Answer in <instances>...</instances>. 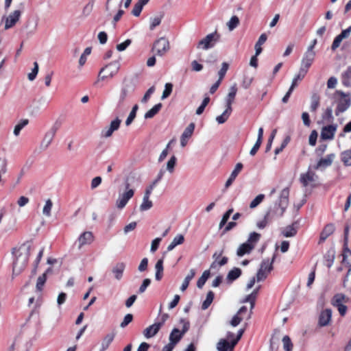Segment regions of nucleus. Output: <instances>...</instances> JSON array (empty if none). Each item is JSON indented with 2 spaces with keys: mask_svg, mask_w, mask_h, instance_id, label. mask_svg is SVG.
<instances>
[{
  "mask_svg": "<svg viewBox=\"0 0 351 351\" xmlns=\"http://www.w3.org/2000/svg\"><path fill=\"white\" fill-rule=\"evenodd\" d=\"M169 315L168 313H162L157 318V322L154 324L146 328L143 330V335L147 338H151L154 337L160 330V329L164 326L165 323L169 319Z\"/></svg>",
  "mask_w": 351,
  "mask_h": 351,
  "instance_id": "f257e3e1",
  "label": "nucleus"
},
{
  "mask_svg": "<svg viewBox=\"0 0 351 351\" xmlns=\"http://www.w3.org/2000/svg\"><path fill=\"white\" fill-rule=\"evenodd\" d=\"M180 323L182 324V330H180L179 329L174 328L169 335V343L174 346L177 345L190 328V322L186 319L181 318L180 319Z\"/></svg>",
  "mask_w": 351,
  "mask_h": 351,
  "instance_id": "f03ea898",
  "label": "nucleus"
},
{
  "mask_svg": "<svg viewBox=\"0 0 351 351\" xmlns=\"http://www.w3.org/2000/svg\"><path fill=\"white\" fill-rule=\"evenodd\" d=\"M339 95V98L335 97L337 108L335 109V115L339 116L341 113L345 112L351 105V99L349 94H345L343 92L337 90L335 96Z\"/></svg>",
  "mask_w": 351,
  "mask_h": 351,
  "instance_id": "7ed1b4c3",
  "label": "nucleus"
},
{
  "mask_svg": "<svg viewBox=\"0 0 351 351\" xmlns=\"http://www.w3.org/2000/svg\"><path fill=\"white\" fill-rule=\"evenodd\" d=\"M120 69V64L118 62H112L105 67L102 68L98 75V80H104L111 78L116 75Z\"/></svg>",
  "mask_w": 351,
  "mask_h": 351,
  "instance_id": "20e7f679",
  "label": "nucleus"
},
{
  "mask_svg": "<svg viewBox=\"0 0 351 351\" xmlns=\"http://www.w3.org/2000/svg\"><path fill=\"white\" fill-rule=\"evenodd\" d=\"M29 259V253L22 254L21 253L17 255L15 261L13 263L12 275H19L26 267Z\"/></svg>",
  "mask_w": 351,
  "mask_h": 351,
  "instance_id": "39448f33",
  "label": "nucleus"
},
{
  "mask_svg": "<svg viewBox=\"0 0 351 351\" xmlns=\"http://www.w3.org/2000/svg\"><path fill=\"white\" fill-rule=\"evenodd\" d=\"M170 49V44L167 38L161 37L156 40L152 47V51L159 56H164Z\"/></svg>",
  "mask_w": 351,
  "mask_h": 351,
  "instance_id": "423d86ee",
  "label": "nucleus"
},
{
  "mask_svg": "<svg viewBox=\"0 0 351 351\" xmlns=\"http://www.w3.org/2000/svg\"><path fill=\"white\" fill-rule=\"evenodd\" d=\"M274 259L275 256H273L271 261H269V259L267 258L262 261L261 267L256 274V278L258 281L264 280L267 278V275L273 269V263Z\"/></svg>",
  "mask_w": 351,
  "mask_h": 351,
  "instance_id": "0eeeda50",
  "label": "nucleus"
},
{
  "mask_svg": "<svg viewBox=\"0 0 351 351\" xmlns=\"http://www.w3.org/2000/svg\"><path fill=\"white\" fill-rule=\"evenodd\" d=\"M220 36L215 31L213 33L208 34L205 38L199 41L197 47L208 49L213 47L215 43L219 40Z\"/></svg>",
  "mask_w": 351,
  "mask_h": 351,
  "instance_id": "6e6552de",
  "label": "nucleus"
},
{
  "mask_svg": "<svg viewBox=\"0 0 351 351\" xmlns=\"http://www.w3.org/2000/svg\"><path fill=\"white\" fill-rule=\"evenodd\" d=\"M315 53L313 51H307L302 60L300 71L302 73V77H304L308 72V69L311 66L315 59Z\"/></svg>",
  "mask_w": 351,
  "mask_h": 351,
  "instance_id": "1a4fd4ad",
  "label": "nucleus"
},
{
  "mask_svg": "<svg viewBox=\"0 0 351 351\" xmlns=\"http://www.w3.org/2000/svg\"><path fill=\"white\" fill-rule=\"evenodd\" d=\"M130 183L126 181L125 182V189L127 190L125 193H123L121 195L119 196V199L117 200L116 205L119 208H123L127 204L129 199H130L134 194V191L133 189L130 188Z\"/></svg>",
  "mask_w": 351,
  "mask_h": 351,
  "instance_id": "9d476101",
  "label": "nucleus"
},
{
  "mask_svg": "<svg viewBox=\"0 0 351 351\" xmlns=\"http://www.w3.org/2000/svg\"><path fill=\"white\" fill-rule=\"evenodd\" d=\"M317 178V175L313 171L308 170L306 173H302L300 175V182L304 187L308 186L314 187L315 186V182Z\"/></svg>",
  "mask_w": 351,
  "mask_h": 351,
  "instance_id": "9b49d317",
  "label": "nucleus"
},
{
  "mask_svg": "<svg viewBox=\"0 0 351 351\" xmlns=\"http://www.w3.org/2000/svg\"><path fill=\"white\" fill-rule=\"evenodd\" d=\"M21 13L22 11L19 10H14V12L10 13V15L5 19V29H8L14 27L16 25V23L19 21Z\"/></svg>",
  "mask_w": 351,
  "mask_h": 351,
  "instance_id": "f8f14e48",
  "label": "nucleus"
},
{
  "mask_svg": "<svg viewBox=\"0 0 351 351\" xmlns=\"http://www.w3.org/2000/svg\"><path fill=\"white\" fill-rule=\"evenodd\" d=\"M337 125H328L322 128L321 131V138L324 140H330L334 138L337 130Z\"/></svg>",
  "mask_w": 351,
  "mask_h": 351,
  "instance_id": "ddd939ff",
  "label": "nucleus"
},
{
  "mask_svg": "<svg viewBox=\"0 0 351 351\" xmlns=\"http://www.w3.org/2000/svg\"><path fill=\"white\" fill-rule=\"evenodd\" d=\"M223 253V250H221L219 253L217 252L214 253V254L213 255L214 261L210 265V269H215L217 267L223 266L228 263V258L226 256H223L221 259H219V258L222 256Z\"/></svg>",
  "mask_w": 351,
  "mask_h": 351,
  "instance_id": "4468645a",
  "label": "nucleus"
},
{
  "mask_svg": "<svg viewBox=\"0 0 351 351\" xmlns=\"http://www.w3.org/2000/svg\"><path fill=\"white\" fill-rule=\"evenodd\" d=\"M77 241L79 243L78 247L80 249L85 245H90L94 241V236L91 232L86 231L80 234Z\"/></svg>",
  "mask_w": 351,
  "mask_h": 351,
  "instance_id": "2eb2a0df",
  "label": "nucleus"
},
{
  "mask_svg": "<svg viewBox=\"0 0 351 351\" xmlns=\"http://www.w3.org/2000/svg\"><path fill=\"white\" fill-rule=\"evenodd\" d=\"M335 230V227L333 223H328L323 228L320 233L319 243H323L326 239L333 234Z\"/></svg>",
  "mask_w": 351,
  "mask_h": 351,
  "instance_id": "dca6fc26",
  "label": "nucleus"
},
{
  "mask_svg": "<svg viewBox=\"0 0 351 351\" xmlns=\"http://www.w3.org/2000/svg\"><path fill=\"white\" fill-rule=\"evenodd\" d=\"M332 317V311L330 309H325L322 311L319 317V325L320 326H326L329 324Z\"/></svg>",
  "mask_w": 351,
  "mask_h": 351,
  "instance_id": "f3484780",
  "label": "nucleus"
},
{
  "mask_svg": "<svg viewBox=\"0 0 351 351\" xmlns=\"http://www.w3.org/2000/svg\"><path fill=\"white\" fill-rule=\"evenodd\" d=\"M243 164L241 162H239L236 165L234 169L232 171V172L230 174V176L228 179V180L226 182L225 186L226 188H228L234 182V180L237 177L238 174L241 172V171L243 169Z\"/></svg>",
  "mask_w": 351,
  "mask_h": 351,
  "instance_id": "a211bd4d",
  "label": "nucleus"
},
{
  "mask_svg": "<svg viewBox=\"0 0 351 351\" xmlns=\"http://www.w3.org/2000/svg\"><path fill=\"white\" fill-rule=\"evenodd\" d=\"M258 292V289L254 290L250 295H247L243 300L244 302H249L250 303V311L247 317V319L250 318L251 314L252 313V309L255 306V302L257 298Z\"/></svg>",
  "mask_w": 351,
  "mask_h": 351,
  "instance_id": "6ab92c4d",
  "label": "nucleus"
},
{
  "mask_svg": "<svg viewBox=\"0 0 351 351\" xmlns=\"http://www.w3.org/2000/svg\"><path fill=\"white\" fill-rule=\"evenodd\" d=\"M235 346H233V341L230 343L226 339H221L217 343V348L219 351H232Z\"/></svg>",
  "mask_w": 351,
  "mask_h": 351,
  "instance_id": "aec40b11",
  "label": "nucleus"
},
{
  "mask_svg": "<svg viewBox=\"0 0 351 351\" xmlns=\"http://www.w3.org/2000/svg\"><path fill=\"white\" fill-rule=\"evenodd\" d=\"M254 247L247 243H243L239 245L237 250V255L239 257L243 256L245 254H249L254 250Z\"/></svg>",
  "mask_w": 351,
  "mask_h": 351,
  "instance_id": "412c9836",
  "label": "nucleus"
},
{
  "mask_svg": "<svg viewBox=\"0 0 351 351\" xmlns=\"http://www.w3.org/2000/svg\"><path fill=\"white\" fill-rule=\"evenodd\" d=\"M125 268V264L123 262L117 263L112 268V273L117 280H119L122 278L123 271Z\"/></svg>",
  "mask_w": 351,
  "mask_h": 351,
  "instance_id": "4be33fe9",
  "label": "nucleus"
},
{
  "mask_svg": "<svg viewBox=\"0 0 351 351\" xmlns=\"http://www.w3.org/2000/svg\"><path fill=\"white\" fill-rule=\"evenodd\" d=\"M60 125L56 123L46 133L43 141L46 143V145H49L54 138Z\"/></svg>",
  "mask_w": 351,
  "mask_h": 351,
  "instance_id": "5701e85b",
  "label": "nucleus"
},
{
  "mask_svg": "<svg viewBox=\"0 0 351 351\" xmlns=\"http://www.w3.org/2000/svg\"><path fill=\"white\" fill-rule=\"evenodd\" d=\"M333 158H334L333 154H329V155L326 156V157L321 158L318 161L315 169H317L320 167H326L330 166L332 162Z\"/></svg>",
  "mask_w": 351,
  "mask_h": 351,
  "instance_id": "b1692460",
  "label": "nucleus"
},
{
  "mask_svg": "<svg viewBox=\"0 0 351 351\" xmlns=\"http://www.w3.org/2000/svg\"><path fill=\"white\" fill-rule=\"evenodd\" d=\"M341 82L344 86H351V66L341 74Z\"/></svg>",
  "mask_w": 351,
  "mask_h": 351,
  "instance_id": "393cba45",
  "label": "nucleus"
},
{
  "mask_svg": "<svg viewBox=\"0 0 351 351\" xmlns=\"http://www.w3.org/2000/svg\"><path fill=\"white\" fill-rule=\"evenodd\" d=\"M320 106V96L317 93H313L311 97L310 110L316 112Z\"/></svg>",
  "mask_w": 351,
  "mask_h": 351,
  "instance_id": "a878e982",
  "label": "nucleus"
},
{
  "mask_svg": "<svg viewBox=\"0 0 351 351\" xmlns=\"http://www.w3.org/2000/svg\"><path fill=\"white\" fill-rule=\"evenodd\" d=\"M348 301V298L342 293L335 294L332 300V304L334 306L342 305L343 303H346Z\"/></svg>",
  "mask_w": 351,
  "mask_h": 351,
  "instance_id": "bb28decb",
  "label": "nucleus"
},
{
  "mask_svg": "<svg viewBox=\"0 0 351 351\" xmlns=\"http://www.w3.org/2000/svg\"><path fill=\"white\" fill-rule=\"evenodd\" d=\"M237 92V88L235 86H233L230 88V92L226 98V107L228 108H232V104L234 101Z\"/></svg>",
  "mask_w": 351,
  "mask_h": 351,
  "instance_id": "cd10ccee",
  "label": "nucleus"
},
{
  "mask_svg": "<svg viewBox=\"0 0 351 351\" xmlns=\"http://www.w3.org/2000/svg\"><path fill=\"white\" fill-rule=\"evenodd\" d=\"M289 190L288 188H285L282 190L280 195V202L279 205L280 207L284 208L288 204L289 202Z\"/></svg>",
  "mask_w": 351,
  "mask_h": 351,
  "instance_id": "c85d7f7f",
  "label": "nucleus"
},
{
  "mask_svg": "<svg viewBox=\"0 0 351 351\" xmlns=\"http://www.w3.org/2000/svg\"><path fill=\"white\" fill-rule=\"evenodd\" d=\"M195 275V269H191L189 271V273L187 274V276L185 277L181 287H180V290L182 291H185L189 285V283L191 282V280L194 278Z\"/></svg>",
  "mask_w": 351,
  "mask_h": 351,
  "instance_id": "c756f323",
  "label": "nucleus"
},
{
  "mask_svg": "<svg viewBox=\"0 0 351 351\" xmlns=\"http://www.w3.org/2000/svg\"><path fill=\"white\" fill-rule=\"evenodd\" d=\"M115 334L114 332L109 333L106 335L102 340L101 342V351L106 350L110 346V344L112 342L114 338Z\"/></svg>",
  "mask_w": 351,
  "mask_h": 351,
  "instance_id": "7c9ffc66",
  "label": "nucleus"
},
{
  "mask_svg": "<svg viewBox=\"0 0 351 351\" xmlns=\"http://www.w3.org/2000/svg\"><path fill=\"white\" fill-rule=\"evenodd\" d=\"M267 36L265 34H262L258 38V41L255 45L256 55H259L262 52L261 45H263L267 40Z\"/></svg>",
  "mask_w": 351,
  "mask_h": 351,
  "instance_id": "2f4dec72",
  "label": "nucleus"
},
{
  "mask_svg": "<svg viewBox=\"0 0 351 351\" xmlns=\"http://www.w3.org/2000/svg\"><path fill=\"white\" fill-rule=\"evenodd\" d=\"M261 237V235L259 233H257L256 232H251L249 235V237L246 243L250 244V245H252L254 248H255V246L256 243L259 241Z\"/></svg>",
  "mask_w": 351,
  "mask_h": 351,
  "instance_id": "473e14b6",
  "label": "nucleus"
},
{
  "mask_svg": "<svg viewBox=\"0 0 351 351\" xmlns=\"http://www.w3.org/2000/svg\"><path fill=\"white\" fill-rule=\"evenodd\" d=\"M162 108V104L159 103L158 104H156L153 108H152L149 110H148L145 114V119H151L153 118L156 114L158 113V112Z\"/></svg>",
  "mask_w": 351,
  "mask_h": 351,
  "instance_id": "72a5a7b5",
  "label": "nucleus"
},
{
  "mask_svg": "<svg viewBox=\"0 0 351 351\" xmlns=\"http://www.w3.org/2000/svg\"><path fill=\"white\" fill-rule=\"evenodd\" d=\"M232 111V108H228L226 107V109L225 110V111L221 115L217 117L216 121L219 124H222V123H225L229 118L230 115L231 114Z\"/></svg>",
  "mask_w": 351,
  "mask_h": 351,
  "instance_id": "f704fd0d",
  "label": "nucleus"
},
{
  "mask_svg": "<svg viewBox=\"0 0 351 351\" xmlns=\"http://www.w3.org/2000/svg\"><path fill=\"white\" fill-rule=\"evenodd\" d=\"M341 159L346 166L351 165V148L341 153Z\"/></svg>",
  "mask_w": 351,
  "mask_h": 351,
  "instance_id": "c9c22d12",
  "label": "nucleus"
},
{
  "mask_svg": "<svg viewBox=\"0 0 351 351\" xmlns=\"http://www.w3.org/2000/svg\"><path fill=\"white\" fill-rule=\"evenodd\" d=\"M214 296L215 294L212 291H209L207 293L206 298L202 304V309L206 310L210 306L214 300Z\"/></svg>",
  "mask_w": 351,
  "mask_h": 351,
  "instance_id": "e433bc0d",
  "label": "nucleus"
},
{
  "mask_svg": "<svg viewBox=\"0 0 351 351\" xmlns=\"http://www.w3.org/2000/svg\"><path fill=\"white\" fill-rule=\"evenodd\" d=\"M210 276V272L209 270H205L202 276L198 279L197 282V287L199 289H202L204 284L206 283V280L208 279V278Z\"/></svg>",
  "mask_w": 351,
  "mask_h": 351,
  "instance_id": "4c0bfd02",
  "label": "nucleus"
},
{
  "mask_svg": "<svg viewBox=\"0 0 351 351\" xmlns=\"http://www.w3.org/2000/svg\"><path fill=\"white\" fill-rule=\"evenodd\" d=\"M241 274V270L239 268L234 267L228 272L227 278L230 281H233L237 279Z\"/></svg>",
  "mask_w": 351,
  "mask_h": 351,
  "instance_id": "58836bf2",
  "label": "nucleus"
},
{
  "mask_svg": "<svg viewBox=\"0 0 351 351\" xmlns=\"http://www.w3.org/2000/svg\"><path fill=\"white\" fill-rule=\"evenodd\" d=\"M332 110L331 108H327L322 114V120L326 123H332L333 121Z\"/></svg>",
  "mask_w": 351,
  "mask_h": 351,
  "instance_id": "ea45409f",
  "label": "nucleus"
},
{
  "mask_svg": "<svg viewBox=\"0 0 351 351\" xmlns=\"http://www.w3.org/2000/svg\"><path fill=\"white\" fill-rule=\"evenodd\" d=\"M47 280V274L46 273L43 274L41 276H40L37 279L36 282V289L38 291H41L43 289V287L46 282Z\"/></svg>",
  "mask_w": 351,
  "mask_h": 351,
  "instance_id": "a19ab883",
  "label": "nucleus"
},
{
  "mask_svg": "<svg viewBox=\"0 0 351 351\" xmlns=\"http://www.w3.org/2000/svg\"><path fill=\"white\" fill-rule=\"evenodd\" d=\"M153 206L152 202L149 200V197H144L143 199V203L140 206V209L141 211L147 210L150 209Z\"/></svg>",
  "mask_w": 351,
  "mask_h": 351,
  "instance_id": "79ce46f5",
  "label": "nucleus"
},
{
  "mask_svg": "<svg viewBox=\"0 0 351 351\" xmlns=\"http://www.w3.org/2000/svg\"><path fill=\"white\" fill-rule=\"evenodd\" d=\"M29 123L27 119H22L21 121L17 123L14 129V134L15 136H18L20 134L21 130L26 126Z\"/></svg>",
  "mask_w": 351,
  "mask_h": 351,
  "instance_id": "37998d69",
  "label": "nucleus"
},
{
  "mask_svg": "<svg viewBox=\"0 0 351 351\" xmlns=\"http://www.w3.org/2000/svg\"><path fill=\"white\" fill-rule=\"evenodd\" d=\"M239 19L237 16H233L230 18L228 23V27L230 31H232L239 25Z\"/></svg>",
  "mask_w": 351,
  "mask_h": 351,
  "instance_id": "c03bdc74",
  "label": "nucleus"
},
{
  "mask_svg": "<svg viewBox=\"0 0 351 351\" xmlns=\"http://www.w3.org/2000/svg\"><path fill=\"white\" fill-rule=\"evenodd\" d=\"M195 130V123H191L184 130L182 136L186 138H190L194 132Z\"/></svg>",
  "mask_w": 351,
  "mask_h": 351,
  "instance_id": "a18cd8bd",
  "label": "nucleus"
},
{
  "mask_svg": "<svg viewBox=\"0 0 351 351\" xmlns=\"http://www.w3.org/2000/svg\"><path fill=\"white\" fill-rule=\"evenodd\" d=\"M297 234L296 229L293 226H287L282 232V234L285 237H291Z\"/></svg>",
  "mask_w": 351,
  "mask_h": 351,
  "instance_id": "49530a36",
  "label": "nucleus"
},
{
  "mask_svg": "<svg viewBox=\"0 0 351 351\" xmlns=\"http://www.w3.org/2000/svg\"><path fill=\"white\" fill-rule=\"evenodd\" d=\"M283 348L286 351H292L293 350V343L291 341V339L289 336L285 335L282 338Z\"/></svg>",
  "mask_w": 351,
  "mask_h": 351,
  "instance_id": "de8ad7c7",
  "label": "nucleus"
},
{
  "mask_svg": "<svg viewBox=\"0 0 351 351\" xmlns=\"http://www.w3.org/2000/svg\"><path fill=\"white\" fill-rule=\"evenodd\" d=\"M229 64L227 62H223L222 66L219 71L218 72L219 79L218 80L222 81L224 78L227 71L228 70Z\"/></svg>",
  "mask_w": 351,
  "mask_h": 351,
  "instance_id": "09e8293b",
  "label": "nucleus"
},
{
  "mask_svg": "<svg viewBox=\"0 0 351 351\" xmlns=\"http://www.w3.org/2000/svg\"><path fill=\"white\" fill-rule=\"evenodd\" d=\"M265 195L263 194H260L257 195L250 203V208H254L258 205H259L264 199Z\"/></svg>",
  "mask_w": 351,
  "mask_h": 351,
  "instance_id": "8fccbe9b",
  "label": "nucleus"
},
{
  "mask_svg": "<svg viewBox=\"0 0 351 351\" xmlns=\"http://www.w3.org/2000/svg\"><path fill=\"white\" fill-rule=\"evenodd\" d=\"M53 206V203L51 199H47L46 201L45 205L43 208V214L47 217L51 215V210Z\"/></svg>",
  "mask_w": 351,
  "mask_h": 351,
  "instance_id": "3c124183",
  "label": "nucleus"
},
{
  "mask_svg": "<svg viewBox=\"0 0 351 351\" xmlns=\"http://www.w3.org/2000/svg\"><path fill=\"white\" fill-rule=\"evenodd\" d=\"M177 158L175 156H172L169 160L167 162V169L170 172L173 173L174 171V167L176 164Z\"/></svg>",
  "mask_w": 351,
  "mask_h": 351,
  "instance_id": "603ef678",
  "label": "nucleus"
},
{
  "mask_svg": "<svg viewBox=\"0 0 351 351\" xmlns=\"http://www.w3.org/2000/svg\"><path fill=\"white\" fill-rule=\"evenodd\" d=\"M172 90H173L172 84L167 83L165 86V90L162 93V98L165 99V98L168 97L171 95Z\"/></svg>",
  "mask_w": 351,
  "mask_h": 351,
  "instance_id": "864d4df0",
  "label": "nucleus"
},
{
  "mask_svg": "<svg viewBox=\"0 0 351 351\" xmlns=\"http://www.w3.org/2000/svg\"><path fill=\"white\" fill-rule=\"evenodd\" d=\"M162 16H156L151 19V23L149 25V29L153 30L156 27L158 26L162 21Z\"/></svg>",
  "mask_w": 351,
  "mask_h": 351,
  "instance_id": "5fc2aeb1",
  "label": "nucleus"
},
{
  "mask_svg": "<svg viewBox=\"0 0 351 351\" xmlns=\"http://www.w3.org/2000/svg\"><path fill=\"white\" fill-rule=\"evenodd\" d=\"M34 69H32V71L28 74V79L30 80V81H32L34 80L37 74H38V64L36 62H35L34 63Z\"/></svg>",
  "mask_w": 351,
  "mask_h": 351,
  "instance_id": "6e6d98bb",
  "label": "nucleus"
},
{
  "mask_svg": "<svg viewBox=\"0 0 351 351\" xmlns=\"http://www.w3.org/2000/svg\"><path fill=\"white\" fill-rule=\"evenodd\" d=\"M133 320V315L130 313L127 314L123 320V322L121 323L120 326L121 328L126 327Z\"/></svg>",
  "mask_w": 351,
  "mask_h": 351,
  "instance_id": "4d7b16f0",
  "label": "nucleus"
},
{
  "mask_svg": "<svg viewBox=\"0 0 351 351\" xmlns=\"http://www.w3.org/2000/svg\"><path fill=\"white\" fill-rule=\"evenodd\" d=\"M128 89L126 88H123L121 91L118 107H120L121 105L124 102L126 97H128Z\"/></svg>",
  "mask_w": 351,
  "mask_h": 351,
  "instance_id": "13d9d810",
  "label": "nucleus"
},
{
  "mask_svg": "<svg viewBox=\"0 0 351 351\" xmlns=\"http://www.w3.org/2000/svg\"><path fill=\"white\" fill-rule=\"evenodd\" d=\"M289 140H290V138L289 136L286 137V138L282 143L281 145L279 147H276L275 149L274 152H275L276 155H278V154H280L286 147V146L287 145V144L289 142Z\"/></svg>",
  "mask_w": 351,
  "mask_h": 351,
  "instance_id": "bf43d9fd",
  "label": "nucleus"
},
{
  "mask_svg": "<svg viewBox=\"0 0 351 351\" xmlns=\"http://www.w3.org/2000/svg\"><path fill=\"white\" fill-rule=\"evenodd\" d=\"M143 7L142 3H136L132 10V14L135 16H138L141 14Z\"/></svg>",
  "mask_w": 351,
  "mask_h": 351,
  "instance_id": "052dcab7",
  "label": "nucleus"
},
{
  "mask_svg": "<svg viewBox=\"0 0 351 351\" xmlns=\"http://www.w3.org/2000/svg\"><path fill=\"white\" fill-rule=\"evenodd\" d=\"M243 317L239 313H237L232 319L230 322V324L235 327L240 324V322L243 320Z\"/></svg>",
  "mask_w": 351,
  "mask_h": 351,
  "instance_id": "680f3d73",
  "label": "nucleus"
},
{
  "mask_svg": "<svg viewBox=\"0 0 351 351\" xmlns=\"http://www.w3.org/2000/svg\"><path fill=\"white\" fill-rule=\"evenodd\" d=\"M343 39L340 37L339 35L337 36L331 45V49L332 51H335L341 45V43L342 42Z\"/></svg>",
  "mask_w": 351,
  "mask_h": 351,
  "instance_id": "e2e57ef3",
  "label": "nucleus"
},
{
  "mask_svg": "<svg viewBox=\"0 0 351 351\" xmlns=\"http://www.w3.org/2000/svg\"><path fill=\"white\" fill-rule=\"evenodd\" d=\"M131 44V40L127 39L124 42L117 45V49L119 51H124Z\"/></svg>",
  "mask_w": 351,
  "mask_h": 351,
  "instance_id": "0e129e2a",
  "label": "nucleus"
},
{
  "mask_svg": "<svg viewBox=\"0 0 351 351\" xmlns=\"http://www.w3.org/2000/svg\"><path fill=\"white\" fill-rule=\"evenodd\" d=\"M155 90V88L154 86H152L150 87L147 90V92L145 93V94L144 95L143 97L142 98V100L141 101L143 103H146L148 99H149L151 95L154 92Z\"/></svg>",
  "mask_w": 351,
  "mask_h": 351,
  "instance_id": "69168bd1",
  "label": "nucleus"
},
{
  "mask_svg": "<svg viewBox=\"0 0 351 351\" xmlns=\"http://www.w3.org/2000/svg\"><path fill=\"white\" fill-rule=\"evenodd\" d=\"M121 124V120L119 118H116L114 120L112 121L109 128H110L113 131H116L119 128Z\"/></svg>",
  "mask_w": 351,
  "mask_h": 351,
  "instance_id": "338daca9",
  "label": "nucleus"
},
{
  "mask_svg": "<svg viewBox=\"0 0 351 351\" xmlns=\"http://www.w3.org/2000/svg\"><path fill=\"white\" fill-rule=\"evenodd\" d=\"M317 134L316 131L313 130L309 136V139H308L309 144L312 146L315 145L316 141H317Z\"/></svg>",
  "mask_w": 351,
  "mask_h": 351,
  "instance_id": "774afa93",
  "label": "nucleus"
}]
</instances>
